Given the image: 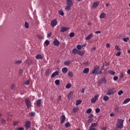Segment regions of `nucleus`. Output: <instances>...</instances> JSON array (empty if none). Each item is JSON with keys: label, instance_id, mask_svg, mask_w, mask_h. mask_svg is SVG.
Returning <instances> with one entry per match:
<instances>
[{"label": "nucleus", "instance_id": "f257e3e1", "mask_svg": "<svg viewBox=\"0 0 130 130\" xmlns=\"http://www.w3.org/2000/svg\"><path fill=\"white\" fill-rule=\"evenodd\" d=\"M123 121H124V120L122 119H117V122L116 123L117 128H122V127H123Z\"/></svg>", "mask_w": 130, "mask_h": 130}, {"label": "nucleus", "instance_id": "f03ea898", "mask_svg": "<svg viewBox=\"0 0 130 130\" xmlns=\"http://www.w3.org/2000/svg\"><path fill=\"white\" fill-rule=\"evenodd\" d=\"M67 6L65 8L66 11H70L71 8L73 6V1L72 0H67Z\"/></svg>", "mask_w": 130, "mask_h": 130}, {"label": "nucleus", "instance_id": "7ed1b4c3", "mask_svg": "<svg viewBox=\"0 0 130 130\" xmlns=\"http://www.w3.org/2000/svg\"><path fill=\"white\" fill-rule=\"evenodd\" d=\"M114 90V88L113 87L110 88L108 92L106 93V95H109V96H110V95H113V93L115 92Z\"/></svg>", "mask_w": 130, "mask_h": 130}, {"label": "nucleus", "instance_id": "20e7f679", "mask_svg": "<svg viewBox=\"0 0 130 130\" xmlns=\"http://www.w3.org/2000/svg\"><path fill=\"white\" fill-rule=\"evenodd\" d=\"M93 117H94V115L92 114H90L89 116H88V119L87 121V123H91V122H93Z\"/></svg>", "mask_w": 130, "mask_h": 130}, {"label": "nucleus", "instance_id": "39448f33", "mask_svg": "<svg viewBox=\"0 0 130 130\" xmlns=\"http://www.w3.org/2000/svg\"><path fill=\"white\" fill-rule=\"evenodd\" d=\"M25 127L26 130L31 127V122L30 121L28 120L25 122Z\"/></svg>", "mask_w": 130, "mask_h": 130}, {"label": "nucleus", "instance_id": "423d86ee", "mask_svg": "<svg viewBox=\"0 0 130 130\" xmlns=\"http://www.w3.org/2000/svg\"><path fill=\"white\" fill-rule=\"evenodd\" d=\"M25 102L27 108H30L31 107V101L28 99H25Z\"/></svg>", "mask_w": 130, "mask_h": 130}, {"label": "nucleus", "instance_id": "0eeeda50", "mask_svg": "<svg viewBox=\"0 0 130 130\" xmlns=\"http://www.w3.org/2000/svg\"><path fill=\"white\" fill-rule=\"evenodd\" d=\"M60 120L61 124L64 123L66 121V116L64 115H62L60 118Z\"/></svg>", "mask_w": 130, "mask_h": 130}, {"label": "nucleus", "instance_id": "6e6552de", "mask_svg": "<svg viewBox=\"0 0 130 130\" xmlns=\"http://www.w3.org/2000/svg\"><path fill=\"white\" fill-rule=\"evenodd\" d=\"M51 25L52 27H55V26L57 25V21L56 20V19H53V20H52L51 22Z\"/></svg>", "mask_w": 130, "mask_h": 130}, {"label": "nucleus", "instance_id": "1a4fd4ad", "mask_svg": "<svg viewBox=\"0 0 130 130\" xmlns=\"http://www.w3.org/2000/svg\"><path fill=\"white\" fill-rule=\"evenodd\" d=\"M53 44L55 46H58L59 44H60V43L59 42V41H58V39H55L53 41Z\"/></svg>", "mask_w": 130, "mask_h": 130}, {"label": "nucleus", "instance_id": "9d476101", "mask_svg": "<svg viewBox=\"0 0 130 130\" xmlns=\"http://www.w3.org/2000/svg\"><path fill=\"white\" fill-rule=\"evenodd\" d=\"M106 83H107V80H106V78H105V77H103L101 79L99 84H106Z\"/></svg>", "mask_w": 130, "mask_h": 130}, {"label": "nucleus", "instance_id": "9b49d317", "mask_svg": "<svg viewBox=\"0 0 130 130\" xmlns=\"http://www.w3.org/2000/svg\"><path fill=\"white\" fill-rule=\"evenodd\" d=\"M98 97H99V95H95L94 97L91 99V103H95L96 101L98 100Z\"/></svg>", "mask_w": 130, "mask_h": 130}, {"label": "nucleus", "instance_id": "f8f14e48", "mask_svg": "<svg viewBox=\"0 0 130 130\" xmlns=\"http://www.w3.org/2000/svg\"><path fill=\"white\" fill-rule=\"evenodd\" d=\"M51 72V70H50V69H47L45 72V76H46V77L49 76V74H50Z\"/></svg>", "mask_w": 130, "mask_h": 130}, {"label": "nucleus", "instance_id": "ddd939ff", "mask_svg": "<svg viewBox=\"0 0 130 130\" xmlns=\"http://www.w3.org/2000/svg\"><path fill=\"white\" fill-rule=\"evenodd\" d=\"M99 2L96 1L95 2H94L92 7L93 9H96V8H97V7H98L99 6Z\"/></svg>", "mask_w": 130, "mask_h": 130}, {"label": "nucleus", "instance_id": "4468645a", "mask_svg": "<svg viewBox=\"0 0 130 130\" xmlns=\"http://www.w3.org/2000/svg\"><path fill=\"white\" fill-rule=\"evenodd\" d=\"M99 69H100L99 66H96L95 67H94L93 70L92 71V74H95V75H96V73H97V71H98Z\"/></svg>", "mask_w": 130, "mask_h": 130}, {"label": "nucleus", "instance_id": "2eb2a0df", "mask_svg": "<svg viewBox=\"0 0 130 130\" xmlns=\"http://www.w3.org/2000/svg\"><path fill=\"white\" fill-rule=\"evenodd\" d=\"M58 75H59V72L56 71L53 73H52L51 75V78H55V77H56V76H58Z\"/></svg>", "mask_w": 130, "mask_h": 130}, {"label": "nucleus", "instance_id": "dca6fc26", "mask_svg": "<svg viewBox=\"0 0 130 130\" xmlns=\"http://www.w3.org/2000/svg\"><path fill=\"white\" fill-rule=\"evenodd\" d=\"M36 59H42V58H43V56H42V55L39 54L36 56Z\"/></svg>", "mask_w": 130, "mask_h": 130}, {"label": "nucleus", "instance_id": "f3484780", "mask_svg": "<svg viewBox=\"0 0 130 130\" xmlns=\"http://www.w3.org/2000/svg\"><path fill=\"white\" fill-rule=\"evenodd\" d=\"M68 30V28L66 27H63L61 28L60 29V32L61 33H63L64 32H67V31Z\"/></svg>", "mask_w": 130, "mask_h": 130}, {"label": "nucleus", "instance_id": "a211bd4d", "mask_svg": "<svg viewBox=\"0 0 130 130\" xmlns=\"http://www.w3.org/2000/svg\"><path fill=\"white\" fill-rule=\"evenodd\" d=\"M79 52V50H78V49H77V48H74L72 50V53L73 54H78V53Z\"/></svg>", "mask_w": 130, "mask_h": 130}, {"label": "nucleus", "instance_id": "6ab92c4d", "mask_svg": "<svg viewBox=\"0 0 130 130\" xmlns=\"http://www.w3.org/2000/svg\"><path fill=\"white\" fill-rule=\"evenodd\" d=\"M72 63L71 60H66L64 62V64L65 66H70Z\"/></svg>", "mask_w": 130, "mask_h": 130}, {"label": "nucleus", "instance_id": "aec40b11", "mask_svg": "<svg viewBox=\"0 0 130 130\" xmlns=\"http://www.w3.org/2000/svg\"><path fill=\"white\" fill-rule=\"evenodd\" d=\"M41 100L39 99L37 101V105L38 107L41 106Z\"/></svg>", "mask_w": 130, "mask_h": 130}, {"label": "nucleus", "instance_id": "412c9836", "mask_svg": "<svg viewBox=\"0 0 130 130\" xmlns=\"http://www.w3.org/2000/svg\"><path fill=\"white\" fill-rule=\"evenodd\" d=\"M92 37H93V34H90L85 38V39L86 40H90Z\"/></svg>", "mask_w": 130, "mask_h": 130}, {"label": "nucleus", "instance_id": "4be33fe9", "mask_svg": "<svg viewBox=\"0 0 130 130\" xmlns=\"http://www.w3.org/2000/svg\"><path fill=\"white\" fill-rule=\"evenodd\" d=\"M62 72L63 73V74H67V73H68V68L67 67L62 68Z\"/></svg>", "mask_w": 130, "mask_h": 130}, {"label": "nucleus", "instance_id": "5701e85b", "mask_svg": "<svg viewBox=\"0 0 130 130\" xmlns=\"http://www.w3.org/2000/svg\"><path fill=\"white\" fill-rule=\"evenodd\" d=\"M85 53V52L83 51H80V50L78 51V53H77V54H78L79 55H80V56H83V55H84Z\"/></svg>", "mask_w": 130, "mask_h": 130}, {"label": "nucleus", "instance_id": "b1692460", "mask_svg": "<svg viewBox=\"0 0 130 130\" xmlns=\"http://www.w3.org/2000/svg\"><path fill=\"white\" fill-rule=\"evenodd\" d=\"M105 16H106V14L104 13H102L100 16V19H104L105 18Z\"/></svg>", "mask_w": 130, "mask_h": 130}, {"label": "nucleus", "instance_id": "393cba45", "mask_svg": "<svg viewBox=\"0 0 130 130\" xmlns=\"http://www.w3.org/2000/svg\"><path fill=\"white\" fill-rule=\"evenodd\" d=\"M98 126V123H93L91 124V125L89 126L90 127H96V126Z\"/></svg>", "mask_w": 130, "mask_h": 130}, {"label": "nucleus", "instance_id": "a878e982", "mask_svg": "<svg viewBox=\"0 0 130 130\" xmlns=\"http://www.w3.org/2000/svg\"><path fill=\"white\" fill-rule=\"evenodd\" d=\"M0 121H1V123L3 124H5V123H6V120L4 118H0Z\"/></svg>", "mask_w": 130, "mask_h": 130}, {"label": "nucleus", "instance_id": "bb28decb", "mask_svg": "<svg viewBox=\"0 0 130 130\" xmlns=\"http://www.w3.org/2000/svg\"><path fill=\"white\" fill-rule=\"evenodd\" d=\"M89 68H85L83 70L84 74H88L89 73Z\"/></svg>", "mask_w": 130, "mask_h": 130}, {"label": "nucleus", "instance_id": "cd10ccee", "mask_svg": "<svg viewBox=\"0 0 130 130\" xmlns=\"http://www.w3.org/2000/svg\"><path fill=\"white\" fill-rule=\"evenodd\" d=\"M130 101V99L129 98H127L125 99L124 102H123V104H126V103H128Z\"/></svg>", "mask_w": 130, "mask_h": 130}, {"label": "nucleus", "instance_id": "c85d7f7f", "mask_svg": "<svg viewBox=\"0 0 130 130\" xmlns=\"http://www.w3.org/2000/svg\"><path fill=\"white\" fill-rule=\"evenodd\" d=\"M103 100L104 101H108V100H109V97L107 95H105L103 97Z\"/></svg>", "mask_w": 130, "mask_h": 130}, {"label": "nucleus", "instance_id": "c756f323", "mask_svg": "<svg viewBox=\"0 0 130 130\" xmlns=\"http://www.w3.org/2000/svg\"><path fill=\"white\" fill-rule=\"evenodd\" d=\"M78 111H79V108H73V112L74 113H77V112H78Z\"/></svg>", "mask_w": 130, "mask_h": 130}, {"label": "nucleus", "instance_id": "7c9ffc66", "mask_svg": "<svg viewBox=\"0 0 130 130\" xmlns=\"http://www.w3.org/2000/svg\"><path fill=\"white\" fill-rule=\"evenodd\" d=\"M81 103H82V100H78L76 101V105H80V104H81Z\"/></svg>", "mask_w": 130, "mask_h": 130}, {"label": "nucleus", "instance_id": "2f4dec72", "mask_svg": "<svg viewBox=\"0 0 130 130\" xmlns=\"http://www.w3.org/2000/svg\"><path fill=\"white\" fill-rule=\"evenodd\" d=\"M73 92H70L68 95V99L72 98V97H73Z\"/></svg>", "mask_w": 130, "mask_h": 130}, {"label": "nucleus", "instance_id": "473e14b6", "mask_svg": "<svg viewBox=\"0 0 130 130\" xmlns=\"http://www.w3.org/2000/svg\"><path fill=\"white\" fill-rule=\"evenodd\" d=\"M66 89H70V88H72V84H71V83H68V84H67V85L66 86Z\"/></svg>", "mask_w": 130, "mask_h": 130}, {"label": "nucleus", "instance_id": "72a5a7b5", "mask_svg": "<svg viewBox=\"0 0 130 130\" xmlns=\"http://www.w3.org/2000/svg\"><path fill=\"white\" fill-rule=\"evenodd\" d=\"M115 48L116 50H117V51H120V50H121V49L119 48L118 45H116V46L115 47Z\"/></svg>", "mask_w": 130, "mask_h": 130}, {"label": "nucleus", "instance_id": "f704fd0d", "mask_svg": "<svg viewBox=\"0 0 130 130\" xmlns=\"http://www.w3.org/2000/svg\"><path fill=\"white\" fill-rule=\"evenodd\" d=\"M65 126L66 127H70L71 126V123H70V122H67L65 123Z\"/></svg>", "mask_w": 130, "mask_h": 130}, {"label": "nucleus", "instance_id": "c9c22d12", "mask_svg": "<svg viewBox=\"0 0 130 130\" xmlns=\"http://www.w3.org/2000/svg\"><path fill=\"white\" fill-rule=\"evenodd\" d=\"M55 85H56L57 86H59V84H60V81L59 80H56L55 81Z\"/></svg>", "mask_w": 130, "mask_h": 130}, {"label": "nucleus", "instance_id": "e433bc0d", "mask_svg": "<svg viewBox=\"0 0 130 130\" xmlns=\"http://www.w3.org/2000/svg\"><path fill=\"white\" fill-rule=\"evenodd\" d=\"M45 44L46 45H47V46H48V45H49V44H50V42H49V41H48V40H46L45 41Z\"/></svg>", "mask_w": 130, "mask_h": 130}, {"label": "nucleus", "instance_id": "4c0bfd02", "mask_svg": "<svg viewBox=\"0 0 130 130\" xmlns=\"http://www.w3.org/2000/svg\"><path fill=\"white\" fill-rule=\"evenodd\" d=\"M73 72L70 71L69 72H68L69 77H71L72 78L73 77Z\"/></svg>", "mask_w": 130, "mask_h": 130}, {"label": "nucleus", "instance_id": "58836bf2", "mask_svg": "<svg viewBox=\"0 0 130 130\" xmlns=\"http://www.w3.org/2000/svg\"><path fill=\"white\" fill-rule=\"evenodd\" d=\"M115 112H119V107H116L115 108Z\"/></svg>", "mask_w": 130, "mask_h": 130}, {"label": "nucleus", "instance_id": "ea45409f", "mask_svg": "<svg viewBox=\"0 0 130 130\" xmlns=\"http://www.w3.org/2000/svg\"><path fill=\"white\" fill-rule=\"evenodd\" d=\"M21 63H22V60H21L15 61V64H21Z\"/></svg>", "mask_w": 130, "mask_h": 130}, {"label": "nucleus", "instance_id": "a19ab883", "mask_svg": "<svg viewBox=\"0 0 130 130\" xmlns=\"http://www.w3.org/2000/svg\"><path fill=\"white\" fill-rule=\"evenodd\" d=\"M76 48L79 50H80V49H82V46H81V45H77L76 46Z\"/></svg>", "mask_w": 130, "mask_h": 130}, {"label": "nucleus", "instance_id": "79ce46f5", "mask_svg": "<svg viewBox=\"0 0 130 130\" xmlns=\"http://www.w3.org/2000/svg\"><path fill=\"white\" fill-rule=\"evenodd\" d=\"M86 112V113H88V114L91 113V112H92V109H91V108L88 109Z\"/></svg>", "mask_w": 130, "mask_h": 130}, {"label": "nucleus", "instance_id": "37998d69", "mask_svg": "<svg viewBox=\"0 0 130 130\" xmlns=\"http://www.w3.org/2000/svg\"><path fill=\"white\" fill-rule=\"evenodd\" d=\"M74 36H75V32H71L69 35V37L71 38H73V37H74Z\"/></svg>", "mask_w": 130, "mask_h": 130}, {"label": "nucleus", "instance_id": "c03bdc74", "mask_svg": "<svg viewBox=\"0 0 130 130\" xmlns=\"http://www.w3.org/2000/svg\"><path fill=\"white\" fill-rule=\"evenodd\" d=\"M25 28H26V29H28V28H29V24L27 22H25Z\"/></svg>", "mask_w": 130, "mask_h": 130}, {"label": "nucleus", "instance_id": "a18cd8bd", "mask_svg": "<svg viewBox=\"0 0 130 130\" xmlns=\"http://www.w3.org/2000/svg\"><path fill=\"white\" fill-rule=\"evenodd\" d=\"M103 73H102V70L99 71V72H96L95 75H102Z\"/></svg>", "mask_w": 130, "mask_h": 130}, {"label": "nucleus", "instance_id": "49530a36", "mask_svg": "<svg viewBox=\"0 0 130 130\" xmlns=\"http://www.w3.org/2000/svg\"><path fill=\"white\" fill-rule=\"evenodd\" d=\"M120 79H123V78H124V74H123V73H120Z\"/></svg>", "mask_w": 130, "mask_h": 130}, {"label": "nucleus", "instance_id": "de8ad7c7", "mask_svg": "<svg viewBox=\"0 0 130 130\" xmlns=\"http://www.w3.org/2000/svg\"><path fill=\"white\" fill-rule=\"evenodd\" d=\"M59 13L60 15H61V16H64V13L63 12V11L60 10L59 11Z\"/></svg>", "mask_w": 130, "mask_h": 130}, {"label": "nucleus", "instance_id": "09e8293b", "mask_svg": "<svg viewBox=\"0 0 130 130\" xmlns=\"http://www.w3.org/2000/svg\"><path fill=\"white\" fill-rule=\"evenodd\" d=\"M123 41H124V42H127V41H128V40H129V38H125L123 39Z\"/></svg>", "mask_w": 130, "mask_h": 130}, {"label": "nucleus", "instance_id": "8fccbe9b", "mask_svg": "<svg viewBox=\"0 0 130 130\" xmlns=\"http://www.w3.org/2000/svg\"><path fill=\"white\" fill-rule=\"evenodd\" d=\"M122 94H123V91H122V90H120L118 92V95H119V96H120V95H121Z\"/></svg>", "mask_w": 130, "mask_h": 130}, {"label": "nucleus", "instance_id": "3c124183", "mask_svg": "<svg viewBox=\"0 0 130 130\" xmlns=\"http://www.w3.org/2000/svg\"><path fill=\"white\" fill-rule=\"evenodd\" d=\"M60 101H61V95L59 96L57 99L58 102H60Z\"/></svg>", "mask_w": 130, "mask_h": 130}, {"label": "nucleus", "instance_id": "603ef678", "mask_svg": "<svg viewBox=\"0 0 130 130\" xmlns=\"http://www.w3.org/2000/svg\"><path fill=\"white\" fill-rule=\"evenodd\" d=\"M110 75H112V76H114V75H115V72H114V71H111L110 72Z\"/></svg>", "mask_w": 130, "mask_h": 130}, {"label": "nucleus", "instance_id": "864d4df0", "mask_svg": "<svg viewBox=\"0 0 130 130\" xmlns=\"http://www.w3.org/2000/svg\"><path fill=\"white\" fill-rule=\"evenodd\" d=\"M25 85H28L29 84H30V82L29 80H26V81L24 82Z\"/></svg>", "mask_w": 130, "mask_h": 130}, {"label": "nucleus", "instance_id": "5fc2aeb1", "mask_svg": "<svg viewBox=\"0 0 130 130\" xmlns=\"http://www.w3.org/2000/svg\"><path fill=\"white\" fill-rule=\"evenodd\" d=\"M51 35H52V34H51V32H49L47 34V38H49L50 37H51Z\"/></svg>", "mask_w": 130, "mask_h": 130}, {"label": "nucleus", "instance_id": "6e6d98bb", "mask_svg": "<svg viewBox=\"0 0 130 130\" xmlns=\"http://www.w3.org/2000/svg\"><path fill=\"white\" fill-rule=\"evenodd\" d=\"M105 67V65L104 64V63H103V66L101 67L100 70L104 71V70H105V68H104Z\"/></svg>", "mask_w": 130, "mask_h": 130}, {"label": "nucleus", "instance_id": "4d7b16f0", "mask_svg": "<svg viewBox=\"0 0 130 130\" xmlns=\"http://www.w3.org/2000/svg\"><path fill=\"white\" fill-rule=\"evenodd\" d=\"M99 112H100V109L99 108H96L95 109V113H99Z\"/></svg>", "mask_w": 130, "mask_h": 130}, {"label": "nucleus", "instance_id": "13d9d810", "mask_svg": "<svg viewBox=\"0 0 130 130\" xmlns=\"http://www.w3.org/2000/svg\"><path fill=\"white\" fill-rule=\"evenodd\" d=\"M121 54V52H118L116 54V56H120V55Z\"/></svg>", "mask_w": 130, "mask_h": 130}, {"label": "nucleus", "instance_id": "bf43d9fd", "mask_svg": "<svg viewBox=\"0 0 130 130\" xmlns=\"http://www.w3.org/2000/svg\"><path fill=\"white\" fill-rule=\"evenodd\" d=\"M113 80H114V81H117V80H118V77L114 76L113 77Z\"/></svg>", "mask_w": 130, "mask_h": 130}, {"label": "nucleus", "instance_id": "052dcab7", "mask_svg": "<svg viewBox=\"0 0 130 130\" xmlns=\"http://www.w3.org/2000/svg\"><path fill=\"white\" fill-rule=\"evenodd\" d=\"M30 116H34L35 115V112H31L30 114Z\"/></svg>", "mask_w": 130, "mask_h": 130}, {"label": "nucleus", "instance_id": "680f3d73", "mask_svg": "<svg viewBox=\"0 0 130 130\" xmlns=\"http://www.w3.org/2000/svg\"><path fill=\"white\" fill-rule=\"evenodd\" d=\"M37 37L39 39H42L43 37L42 36H40V35H38Z\"/></svg>", "mask_w": 130, "mask_h": 130}, {"label": "nucleus", "instance_id": "e2e57ef3", "mask_svg": "<svg viewBox=\"0 0 130 130\" xmlns=\"http://www.w3.org/2000/svg\"><path fill=\"white\" fill-rule=\"evenodd\" d=\"M115 114H114V113H111L110 114V116H111L112 117L114 116Z\"/></svg>", "mask_w": 130, "mask_h": 130}, {"label": "nucleus", "instance_id": "0e129e2a", "mask_svg": "<svg viewBox=\"0 0 130 130\" xmlns=\"http://www.w3.org/2000/svg\"><path fill=\"white\" fill-rule=\"evenodd\" d=\"M81 93L83 94L84 93H85V88H83L81 90Z\"/></svg>", "mask_w": 130, "mask_h": 130}, {"label": "nucleus", "instance_id": "69168bd1", "mask_svg": "<svg viewBox=\"0 0 130 130\" xmlns=\"http://www.w3.org/2000/svg\"><path fill=\"white\" fill-rule=\"evenodd\" d=\"M18 130H24V128H23L22 127H18L17 128Z\"/></svg>", "mask_w": 130, "mask_h": 130}, {"label": "nucleus", "instance_id": "338daca9", "mask_svg": "<svg viewBox=\"0 0 130 130\" xmlns=\"http://www.w3.org/2000/svg\"><path fill=\"white\" fill-rule=\"evenodd\" d=\"M127 73L128 75H130V69L127 70Z\"/></svg>", "mask_w": 130, "mask_h": 130}, {"label": "nucleus", "instance_id": "774afa93", "mask_svg": "<svg viewBox=\"0 0 130 130\" xmlns=\"http://www.w3.org/2000/svg\"><path fill=\"white\" fill-rule=\"evenodd\" d=\"M107 129V128H106V127H103L102 129V130H106Z\"/></svg>", "mask_w": 130, "mask_h": 130}]
</instances>
